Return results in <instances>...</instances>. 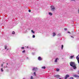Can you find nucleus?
Masks as SVG:
<instances>
[{
    "label": "nucleus",
    "instance_id": "393cba45",
    "mask_svg": "<svg viewBox=\"0 0 79 79\" xmlns=\"http://www.w3.org/2000/svg\"><path fill=\"white\" fill-rule=\"evenodd\" d=\"M31 79H34V78H33L32 76H31Z\"/></svg>",
    "mask_w": 79,
    "mask_h": 79
},
{
    "label": "nucleus",
    "instance_id": "0eeeda50",
    "mask_svg": "<svg viewBox=\"0 0 79 79\" xmlns=\"http://www.w3.org/2000/svg\"><path fill=\"white\" fill-rule=\"evenodd\" d=\"M73 76L75 77H77V78H79V76H78L77 75H73Z\"/></svg>",
    "mask_w": 79,
    "mask_h": 79
},
{
    "label": "nucleus",
    "instance_id": "c9c22d12",
    "mask_svg": "<svg viewBox=\"0 0 79 79\" xmlns=\"http://www.w3.org/2000/svg\"><path fill=\"white\" fill-rule=\"evenodd\" d=\"M71 1H74V0H71Z\"/></svg>",
    "mask_w": 79,
    "mask_h": 79
},
{
    "label": "nucleus",
    "instance_id": "4be33fe9",
    "mask_svg": "<svg viewBox=\"0 0 79 79\" xmlns=\"http://www.w3.org/2000/svg\"><path fill=\"white\" fill-rule=\"evenodd\" d=\"M21 49H22L23 50H24V47H22L21 48Z\"/></svg>",
    "mask_w": 79,
    "mask_h": 79
},
{
    "label": "nucleus",
    "instance_id": "20e7f679",
    "mask_svg": "<svg viewBox=\"0 0 79 79\" xmlns=\"http://www.w3.org/2000/svg\"><path fill=\"white\" fill-rule=\"evenodd\" d=\"M78 56H79V54L77 56L76 58V59L77 60V61H78V62L79 64V57H78Z\"/></svg>",
    "mask_w": 79,
    "mask_h": 79
},
{
    "label": "nucleus",
    "instance_id": "cd10ccee",
    "mask_svg": "<svg viewBox=\"0 0 79 79\" xmlns=\"http://www.w3.org/2000/svg\"><path fill=\"white\" fill-rule=\"evenodd\" d=\"M1 69V71H2V72H3V68H2Z\"/></svg>",
    "mask_w": 79,
    "mask_h": 79
},
{
    "label": "nucleus",
    "instance_id": "39448f33",
    "mask_svg": "<svg viewBox=\"0 0 79 79\" xmlns=\"http://www.w3.org/2000/svg\"><path fill=\"white\" fill-rule=\"evenodd\" d=\"M54 77H56L57 78H59V77H60V76L59 75H54Z\"/></svg>",
    "mask_w": 79,
    "mask_h": 79
},
{
    "label": "nucleus",
    "instance_id": "2eb2a0df",
    "mask_svg": "<svg viewBox=\"0 0 79 79\" xmlns=\"http://www.w3.org/2000/svg\"><path fill=\"white\" fill-rule=\"evenodd\" d=\"M45 66H44V67H42V69H45Z\"/></svg>",
    "mask_w": 79,
    "mask_h": 79
},
{
    "label": "nucleus",
    "instance_id": "f704fd0d",
    "mask_svg": "<svg viewBox=\"0 0 79 79\" xmlns=\"http://www.w3.org/2000/svg\"><path fill=\"white\" fill-rule=\"evenodd\" d=\"M27 59H28V58H29V57H27Z\"/></svg>",
    "mask_w": 79,
    "mask_h": 79
},
{
    "label": "nucleus",
    "instance_id": "bb28decb",
    "mask_svg": "<svg viewBox=\"0 0 79 79\" xmlns=\"http://www.w3.org/2000/svg\"><path fill=\"white\" fill-rule=\"evenodd\" d=\"M69 79H74V78H73V77H70L69 78Z\"/></svg>",
    "mask_w": 79,
    "mask_h": 79
},
{
    "label": "nucleus",
    "instance_id": "f8f14e48",
    "mask_svg": "<svg viewBox=\"0 0 79 79\" xmlns=\"http://www.w3.org/2000/svg\"><path fill=\"white\" fill-rule=\"evenodd\" d=\"M49 15H50V16H52V13L50 12L49 13Z\"/></svg>",
    "mask_w": 79,
    "mask_h": 79
},
{
    "label": "nucleus",
    "instance_id": "58836bf2",
    "mask_svg": "<svg viewBox=\"0 0 79 79\" xmlns=\"http://www.w3.org/2000/svg\"><path fill=\"white\" fill-rule=\"evenodd\" d=\"M78 73H79V71H78Z\"/></svg>",
    "mask_w": 79,
    "mask_h": 79
},
{
    "label": "nucleus",
    "instance_id": "6e6552de",
    "mask_svg": "<svg viewBox=\"0 0 79 79\" xmlns=\"http://www.w3.org/2000/svg\"><path fill=\"white\" fill-rule=\"evenodd\" d=\"M38 60H39L40 61H41V60H42V58H41V57L39 56L38 57Z\"/></svg>",
    "mask_w": 79,
    "mask_h": 79
},
{
    "label": "nucleus",
    "instance_id": "aec40b11",
    "mask_svg": "<svg viewBox=\"0 0 79 79\" xmlns=\"http://www.w3.org/2000/svg\"><path fill=\"white\" fill-rule=\"evenodd\" d=\"M60 71V69H57L56 70V71Z\"/></svg>",
    "mask_w": 79,
    "mask_h": 79
},
{
    "label": "nucleus",
    "instance_id": "a211bd4d",
    "mask_svg": "<svg viewBox=\"0 0 79 79\" xmlns=\"http://www.w3.org/2000/svg\"><path fill=\"white\" fill-rule=\"evenodd\" d=\"M35 36L34 35H33L32 36V38H35Z\"/></svg>",
    "mask_w": 79,
    "mask_h": 79
},
{
    "label": "nucleus",
    "instance_id": "b1692460",
    "mask_svg": "<svg viewBox=\"0 0 79 79\" xmlns=\"http://www.w3.org/2000/svg\"><path fill=\"white\" fill-rule=\"evenodd\" d=\"M73 56H70V58H71V59L73 58Z\"/></svg>",
    "mask_w": 79,
    "mask_h": 79
},
{
    "label": "nucleus",
    "instance_id": "4468645a",
    "mask_svg": "<svg viewBox=\"0 0 79 79\" xmlns=\"http://www.w3.org/2000/svg\"><path fill=\"white\" fill-rule=\"evenodd\" d=\"M57 35H58V36H61V34L59 33Z\"/></svg>",
    "mask_w": 79,
    "mask_h": 79
},
{
    "label": "nucleus",
    "instance_id": "9d476101",
    "mask_svg": "<svg viewBox=\"0 0 79 79\" xmlns=\"http://www.w3.org/2000/svg\"><path fill=\"white\" fill-rule=\"evenodd\" d=\"M76 65H74L72 67H73V68L74 69H76V68H77V67L76 66Z\"/></svg>",
    "mask_w": 79,
    "mask_h": 79
},
{
    "label": "nucleus",
    "instance_id": "1a4fd4ad",
    "mask_svg": "<svg viewBox=\"0 0 79 79\" xmlns=\"http://www.w3.org/2000/svg\"><path fill=\"white\" fill-rule=\"evenodd\" d=\"M58 60H59V58H56L55 60V63H56L57 62V61H58Z\"/></svg>",
    "mask_w": 79,
    "mask_h": 79
},
{
    "label": "nucleus",
    "instance_id": "4c0bfd02",
    "mask_svg": "<svg viewBox=\"0 0 79 79\" xmlns=\"http://www.w3.org/2000/svg\"><path fill=\"white\" fill-rule=\"evenodd\" d=\"M7 50H8V49H7Z\"/></svg>",
    "mask_w": 79,
    "mask_h": 79
},
{
    "label": "nucleus",
    "instance_id": "412c9836",
    "mask_svg": "<svg viewBox=\"0 0 79 79\" xmlns=\"http://www.w3.org/2000/svg\"><path fill=\"white\" fill-rule=\"evenodd\" d=\"M15 34V31H13L12 34Z\"/></svg>",
    "mask_w": 79,
    "mask_h": 79
},
{
    "label": "nucleus",
    "instance_id": "f03ea898",
    "mask_svg": "<svg viewBox=\"0 0 79 79\" xmlns=\"http://www.w3.org/2000/svg\"><path fill=\"white\" fill-rule=\"evenodd\" d=\"M70 65L71 66H76L74 62H71L70 63Z\"/></svg>",
    "mask_w": 79,
    "mask_h": 79
},
{
    "label": "nucleus",
    "instance_id": "a878e982",
    "mask_svg": "<svg viewBox=\"0 0 79 79\" xmlns=\"http://www.w3.org/2000/svg\"><path fill=\"white\" fill-rule=\"evenodd\" d=\"M34 76H35V75H36L35 72H34Z\"/></svg>",
    "mask_w": 79,
    "mask_h": 79
},
{
    "label": "nucleus",
    "instance_id": "473e14b6",
    "mask_svg": "<svg viewBox=\"0 0 79 79\" xmlns=\"http://www.w3.org/2000/svg\"><path fill=\"white\" fill-rule=\"evenodd\" d=\"M68 34H69H69H71V32H69V31H68Z\"/></svg>",
    "mask_w": 79,
    "mask_h": 79
},
{
    "label": "nucleus",
    "instance_id": "e433bc0d",
    "mask_svg": "<svg viewBox=\"0 0 79 79\" xmlns=\"http://www.w3.org/2000/svg\"><path fill=\"white\" fill-rule=\"evenodd\" d=\"M7 64V65H8V63H7V64Z\"/></svg>",
    "mask_w": 79,
    "mask_h": 79
},
{
    "label": "nucleus",
    "instance_id": "ddd939ff",
    "mask_svg": "<svg viewBox=\"0 0 79 79\" xmlns=\"http://www.w3.org/2000/svg\"><path fill=\"white\" fill-rule=\"evenodd\" d=\"M31 32H32V33H33V34H35V31H33V30H31Z\"/></svg>",
    "mask_w": 79,
    "mask_h": 79
},
{
    "label": "nucleus",
    "instance_id": "5701e85b",
    "mask_svg": "<svg viewBox=\"0 0 79 79\" xmlns=\"http://www.w3.org/2000/svg\"><path fill=\"white\" fill-rule=\"evenodd\" d=\"M5 49H6V48H7V46H5Z\"/></svg>",
    "mask_w": 79,
    "mask_h": 79
},
{
    "label": "nucleus",
    "instance_id": "c756f323",
    "mask_svg": "<svg viewBox=\"0 0 79 79\" xmlns=\"http://www.w3.org/2000/svg\"><path fill=\"white\" fill-rule=\"evenodd\" d=\"M64 29L65 31H67V28H65Z\"/></svg>",
    "mask_w": 79,
    "mask_h": 79
},
{
    "label": "nucleus",
    "instance_id": "f3484780",
    "mask_svg": "<svg viewBox=\"0 0 79 79\" xmlns=\"http://www.w3.org/2000/svg\"><path fill=\"white\" fill-rule=\"evenodd\" d=\"M26 52V51L25 50H24L22 52V53H25Z\"/></svg>",
    "mask_w": 79,
    "mask_h": 79
},
{
    "label": "nucleus",
    "instance_id": "72a5a7b5",
    "mask_svg": "<svg viewBox=\"0 0 79 79\" xmlns=\"http://www.w3.org/2000/svg\"><path fill=\"white\" fill-rule=\"evenodd\" d=\"M3 64H2L1 65V66H2V67H3Z\"/></svg>",
    "mask_w": 79,
    "mask_h": 79
},
{
    "label": "nucleus",
    "instance_id": "dca6fc26",
    "mask_svg": "<svg viewBox=\"0 0 79 79\" xmlns=\"http://www.w3.org/2000/svg\"><path fill=\"white\" fill-rule=\"evenodd\" d=\"M30 48V49H31V47H29V46L27 47V48Z\"/></svg>",
    "mask_w": 79,
    "mask_h": 79
},
{
    "label": "nucleus",
    "instance_id": "f257e3e1",
    "mask_svg": "<svg viewBox=\"0 0 79 79\" xmlns=\"http://www.w3.org/2000/svg\"><path fill=\"white\" fill-rule=\"evenodd\" d=\"M50 8L51 11H55V7L54 6H51Z\"/></svg>",
    "mask_w": 79,
    "mask_h": 79
},
{
    "label": "nucleus",
    "instance_id": "2f4dec72",
    "mask_svg": "<svg viewBox=\"0 0 79 79\" xmlns=\"http://www.w3.org/2000/svg\"><path fill=\"white\" fill-rule=\"evenodd\" d=\"M71 37H72V38H73V39H74V37H73V36H71Z\"/></svg>",
    "mask_w": 79,
    "mask_h": 79
},
{
    "label": "nucleus",
    "instance_id": "7c9ffc66",
    "mask_svg": "<svg viewBox=\"0 0 79 79\" xmlns=\"http://www.w3.org/2000/svg\"><path fill=\"white\" fill-rule=\"evenodd\" d=\"M29 12H31V10H28Z\"/></svg>",
    "mask_w": 79,
    "mask_h": 79
},
{
    "label": "nucleus",
    "instance_id": "423d86ee",
    "mask_svg": "<svg viewBox=\"0 0 79 79\" xmlns=\"http://www.w3.org/2000/svg\"><path fill=\"white\" fill-rule=\"evenodd\" d=\"M69 77V75H66L65 76V77L64 78L65 79H67V78H68V77Z\"/></svg>",
    "mask_w": 79,
    "mask_h": 79
},
{
    "label": "nucleus",
    "instance_id": "7ed1b4c3",
    "mask_svg": "<svg viewBox=\"0 0 79 79\" xmlns=\"http://www.w3.org/2000/svg\"><path fill=\"white\" fill-rule=\"evenodd\" d=\"M32 71H37L38 70V69L37 68L34 67L32 69Z\"/></svg>",
    "mask_w": 79,
    "mask_h": 79
},
{
    "label": "nucleus",
    "instance_id": "9b49d317",
    "mask_svg": "<svg viewBox=\"0 0 79 79\" xmlns=\"http://www.w3.org/2000/svg\"><path fill=\"white\" fill-rule=\"evenodd\" d=\"M56 33H55V32H53L52 33V36L53 37H55V35H56Z\"/></svg>",
    "mask_w": 79,
    "mask_h": 79
},
{
    "label": "nucleus",
    "instance_id": "c85d7f7f",
    "mask_svg": "<svg viewBox=\"0 0 79 79\" xmlns=\"http://www.w3.org/2000/svg\"><path fill=\"white\" fill-rule=\"evenodd\" d=\"M32 55H35V53H34L32 52Z\"/></svg>",
    "mask_w": 79,
    "mask_h": 79
},
{
    "label": "nucleus",
    "instance_id": "6ab92c4d",
    "mask_svg": "<svg viewBox=\"0 0 79 79\" xmlns=\"http://www.w3.org/2000/svg\"><path fill=\"white\" fill-rule=\"evenodd\" d=\"M63 45H62V46H61V49H62V50H63Z\"/></svg>",
    "mask_w": 79,
    "mask_h": 79
}]
</instances>
